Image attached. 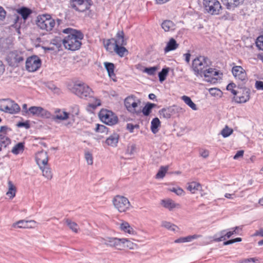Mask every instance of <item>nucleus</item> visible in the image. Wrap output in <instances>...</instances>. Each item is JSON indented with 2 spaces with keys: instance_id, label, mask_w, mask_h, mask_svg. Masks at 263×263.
I'll list each match as a JSON object with an SVG mask.
<instances>
[{
  "instance_id": "29",
  "label": "nucleus",
  "mask_w": 263,
  "mask_h": 263,
  "mask_svg": "<svg viewBox=\"0 0 263 263\" xmlns=\"http://www.w3.org/2000/svg\"><path fill=\"white\" fill-rule=\"evenodd\" d=\"M161 26L165 31H173L175 29V24L170 20L164 21L162 23Z\"/></svg>"
},
{
  "instance_id": "52",
  "label": "nucleus",
  "mask_w": 263,
  "mask_h": 263,
  "mask_svg": "<svg viewBox=\"0 0 263 263\" xmlns=\"http://www.w3.org/2000/svg\"><path fill=\"white\" fill-rule=\"evenodd\" d=\"M219 19L227 21H232L234 20L233 16H232L229 13L226 12V13L219 17Z\"/></svg>"
},
{
  "instance_id": "8",
  "label": "nucleus",
  "mask_w": 263,
  "mask_h": 263,
  "mask_svg": "<svg viewBox=\"0 0 263 263\" xmlns=\"http://www.w3.org/2000/svg\"><path fill=\"white\" fill-rule=\"evenodd\" d=\"M100 120L108 125H114L117 123L118 118L111 111L102 109L99 114Z\"/></svg>"
},
{
  "instance_id": "53",
  "label": "nucleus",
  "mask_w": 263,
  "mask_h": 263,
  "mask_svg": "<svg viewBox=\"0 0 263 263\" xmlns=\"http://www.w3.org/2000/svg\"><path fill=\"white\" fill-rule=\"evenodd\" d=\"M79 113V107L78 105H74L71 107V115L73 117L77 116Z\"/></svg>"
},
{
  "instance_id": "48",
  "label": "nucleus",
  "mask_w": 263,
  "mask_h": 263,
  "mask_svg": "<svg viewBox=\"0 0 263 263\" xmlns=\"http://www.w3.org/2000/svg\"><path fill=\"white\" fill-rule=\"evenodd\" d=\"M233 133V129L226 126L221 132L222 136L226 138L229 136Z\"/></svg>"
},
{
  "instance_id": "33",
  "label": "nucleus",
  "mask_w": 263,
  "mask_h": 263,
  "mask_svg": "<svg viewBox=\"0 0 263 263\" xmlns=\"http://www.w3.org/2000/svg\"><path fill=\"white\" fill-rule=\"evenodd\" d=\"M104 66L107 71L108 76L113 79V78L115 77V74L114 73V64L112 63L105 62Z\"/></svg>"
},
{
  "instance_id": "40",
  "label": "nucleus",
  "mask_w": 263,
  "mask_h": 263,
  "mask_svg": "<svg viewBox=\"0 0 263 263\" xmlns=\"http://www.w3.org/2000/svg\"><path fill=\"white\" fill-rule=\"evenodd\" d=\"M200 187V184L199 183L196 182H192L188 183L187 189L192 193L194 194L197 191L199 190Z\"/></svg>"
},
{
  "instance_id": "30",
  "label": "nucleus",
  "mask_w": 263,
  "mask_h": 263,
  "mask_svg": "<svg viewBox=\"0 0 263 263\" xmlns=\"http://www.w3.org/2000/svg\"><path fill=\"white\" fill-rule=\"evenodd\" d=\"M178 44H177L176 41L173 38L170 39L169 42L167 43L166 46L164 48L165 52L174 50L177 48Z\"/></svg>"
},
{
  "instance_id": "54",
  "label": "nucleus",
  "mask_w": 263,
  "mask_h": 263,
  "mask_svg": "<svg viewBox=\"0 0 263 263\" xmlns=\"http://www.w3.org/2000/svg\"><path fill=\"white\" fill-rule=\"evenodd\" d=\"M220 9H221V6L219 2L215 0V14H218Z\"/></svg>"
},
{
  "instance_id": "14",
  "label": "nucleus",
  "mask_w": 263,
  "mask_h": 263,
  "mask_svg": "<svg viewBox=\"0 0 263 263\" xmlns=\"http://www.w3.org/2000/svg\"><path fill=\"white\" fill-rule=\"evenodd\" d=\"M29 114L33 116L50 118L51 114L50 112L40 106H31L28 109Z\"/></svg>"
},
{
  "instance_id": "7",
  "label": "nucleus",
  "mask_w": 263,
  "mask_h": 263,
  "mask_svg": "<svg viewBox=\"0 0 263 263\" xmlns=\"http://www.w3.org/2000/svg\"><path fill=\"white\" fill-rule=\"evenodd\" d=\"M19 105L13 101L4 99L0 102V110L11 114H16L20 111Z\"/></svg>"
},
{
  "instance_id": "43",
  "label": "nucleus",
  "mask_w": 263,
  "mask_h": 263,
  "mask_svg": "<svg viewBox=\"0 0 263 263\" xmlns=\"http://www.w3.org/2000/svg\"><path fill=\"white\" fill-rule=\"evenodd\" d=\"M169 71V68H163L162 70L159 72L158 77L160 82H163L165 79Z\"/></svg>"
},
{
  "instance_id": "5",
  "label": "nucleus",
  "mask_w": 263,
  "mask_h": 263,
  "mask_svg": "<svg viewBox=\"0 0 263 263\" xmlns=\"http://www.w3.org/2000/svg\"><path fill=\"white\" fill-rule=\"evenodd\" d=\"M114 207L120 213H125L132 208V204L127 198L122 195H116L112 199Z\"/></svg>"
},
{
  "instance_id": "10",
  "label": "nucleus",
  "mask_w": 263,
  "mask_h": 263,
  "mask_svg": "<svg viewBox=\"0 0 263 263\" xmlns=\"http://www.w3.org/2000/svg\"><path fill=\"white\" fill-rule=\"evenodd\" d=\"M125 239L115 237L101 238L100 241L102 245L110 247H115L121 249L122 244L125 243Z\"/></svg>"
},
{
  "instance_id": "27",
  "label": "nucleus",
  "mask_w": 263,
  "mask_h": 263,
  "mask_svg": "<svg viewBox=\"0 0 263 263\" xmlns=\"http://www.w3.org/2000/svg\"><path fill=\"white\" fill-rule=\"evenodd\" d=\"M161 204L170 211L172 210L174 208L179 206L178 204L175 203L174 201L171 199L162 200L161 201Z\"/></svg>"
},
{
  "instance_id": "31",
  "label": "nucleus",
  "mask_w": 263,
  "mask_h": 263,
  "mask_svg": "<svg viewBox=\"0 0 263 263\" xmlns=\"http://www.w3.org/2000/svg\"><path fill=\"white\" fill-rule=\"evenodd\" d=\"M8 191L6 193V195L8 196L10 198H13L16 194V190L15 186L13 185L12 181H9L8 182Z\"/></svg>"
},
{
  "instance_id": "60",
  "label": "nucleus",
  "mask_w": 263,
  "mask_h": 263,
  "mask_svg": "<svg viewBox=\"0 0 263 263\" xmlns=\"http://www.w3.org/2000/svg\"><path fill=\"white\" fill-rule=\"evenodd\" d=\"M124 239H125L126 241H125V243H127L126 246L129 248L130 249H134V246H136L135 244L131 242L130 240L126 238H123Z\"/></svg>"
},
{
  "instance_id": "26",
  "label": "nucleus",
  "mask_w": 263,
  "mask_h": 263,
  "mask_svg": "<svg viewBox=\"0 0 263 263\" xmlns=\"http://www.w3.org/2000/svg\"><path fill=\"white\" fill-rule=\"evenodd\" d=\"M16 11L25 21L26 20L29 16L32 13V10L25 7H21L17 9Z\"/></svg>"
},
{
  "instance_id": "17",
  "label": "nucleus",
  "mask_w": 263,
  "mask_h": 263,
  "mask_svg": "<svg viewBox=\"0 0 263 263\" xmlns=\"http://www.w3.org/2000/svg\"><path fill=\"white\" fill-rule=\"evenodd\" d=\"M35 161L39 167L47 165L48 162L47 153L43 151L37 152L35 156Z\"/></svg>"
},
{
  "instance_id": "38",
  "label": "nucleus",
  "mask_w": 263,
  "mask_h": 263,
  "mask_svg": "<svg viewBox=\"0 0 263 263\" xmlns=\"http://www.w3.org/2000/svg\"><path fill=\"white\" fill-rule=\"evenodd\" d=\"M160 125V121L158 118H155L151 122V129L153 133L156 134L158 132V127Z\"/></svg>"
},
{
  "instance_id": "42",
  "label": "nucleus",
  "mask_w": 263,
  "mask_h": 263,
  "mask_svg": "<svg viewBox=\"0 0 263 263\" xmlns=\"http://www.w3.org/2000/svg\"><path fill=\"white\" fill-rule=\"evenodd\" d=\"M24 145L23 143L20 142L16 144L12 148L11 152L14 154L17 155L24 150Z\"/></svg>"
},
{
  "instance_id": "6",
  "label": "nucleus",
  "mask_w": 263,
  "mask_h": 263,
  "mask_svg": "<svg viewBox=\"0 0 263 263\" xmlns=\"http://www.w3.org/2000/svg\"><path fill=\"white\" fill-rule=\"evenodd\" d=\"M55 21L49 14L40 15L37 17L36 25L42 30L50 31L55 26Z\"/></svg>"
},
{
  "instance_id": "23",
  "label": "nucleus",
  "mask_w": 263,
  "mask_h": 263,
  "mask_svg": "<svg viewBox=\"0 0 263 263\" xmlns=\"http://www.w3.org/2000/svg\"><path fill=\"white\" fill-rule=\"evenodd\" d=\"M175 106L162 108L159 111L160 115L164 118L168 119L175 112Z\"/></svg>"
},
{
  "instance_id": "46",
  "label": "nucleus",
  "mask_w": 263,
  "mask_h": 263,
  "mask_svg": "<svg viewBox=\"0 0 263 263\" xmlns=\"http://www.w3.org/2000/svg\"><path fill=\"white\" fill-rule=\"evenodd\" d=\"M161 226L162 227L172 231H175L176 229L177 228V227L176 225L166 221H162Z\"/></svg>"
},
{
  "instance_id": "13",
  "label": "nucleus",
  "mask_w": 263,
  "mask_h": 263,
  "mask_svg": "<svg viewBox=\"0 0 263 263\" xmlns=\"http://www.w3.org/2000/svg\"><path fill=\"white\" fill-rule=\"evenodd\" d=\"M41 61L36 56L28 58L26 62V69L30 72L37 70L41 66Z\"/></svg>"
},
{
  "instance_id": "18",
  "label": "nucleus",
  "mask_w": 263,
  "mask_h": 263,
  "mask_svg": "<svg viewBox=\"0 0 263 263\" xmlns=\"http://www.w3.org/2000/svg\"><path fill=\"white\" fill-rule=\"evenodd\" d=\"M36 221L34 220H21L13 224V227H15L17 225L19 228L31 229L34 228L36 225Z\"/></svg>"
},
{
  "instance_id": "56",
  "label": "nucleus",
  "mask_w": 263,
  "mask_h": 263,
  "mask_svg": "<svg viewBox=\"0 0 263 263\" xmlns=\"http://www.w3.org/2000/svg\"><path fill=\"white\" fill-rule=\"evenodd\" d=\"M199 155L201 157L206 158H207L209 155V152L206 149H200L199 151Z\"/></svg>"
},
{
  "instance_id": "24",
  "label": "nucleus",
  "mask_w": 263,
  "mask_h": 263,
  "mask_svg": "<svg viewBox=\"0 0 263 263\" xmlns=\"http://www.w3.org/2000/svg\"><path fill=\"white\" fill-rule=\"evenodd\" d=\"M202 77H204L205 81L208 82H212L214 79V70L209 67L206 68L202 73Z\"/></svg>"
},
{
  "instance_id": "12",
  "label": "nucleus",
  "mask_w": 263,
  "mask_h": 263,
  "mask_svg": "<svg viewBox=\"0 0 263 263\" xmlns=\"http://www.w3.org/2000/svg\"><path fill=\"white\" fill-rule=\"evenodd\" d=\"M70 5L76 11L84 12L91 5V0H71Z\"/></svg>"
},
{
  "instance_id": "62",
  "label": "nucleus",
  "mask_w": 263,
  "mask_h": 263,
  "mask_svg": "<svg viewBox=\"0 0 263 263\" xmlns=\"http://www.w3.org/2000/svg\"><path fill=\"white\" fill-rule=\"evenodd\" d=\"M6 12L4 8L0 7V20H4L6 17Z\"/></svg>"
},
{
  "instance_id": "50",
  "label": "nucleus",
  "mask_w": 263,
  "mask_h": 263,
  "mask_svg": "<svg viewBox=\"0 0 263 263\" xmlns=\"http://www.w3.org/2000/svg\"><path fill=\"white\" fill-rule=\"evenodd\" d=\"M85 158L88 164L92 165L93 164V157L92 154L90 153L89 152H85Z\"/></svg>"
},
{
  "instance_id": "36",
  "label": "nucleus",
  "mask_w": 263,
  "mask_h": 263,
  "mask_svg": "<svg viewBox=\"0 0 263 263\" xmlns=\"http://www.w3.org/2000/svg\"><path fill=\"white\" fill-rule=\"evenodd\" d=\"M40 168L42 171L43 176L48 180H50L52 178V174L50 168L47 166V165L41 166Z\"/></svg>"
},
{
  "instance_id": "63",
  "label": "nucleus",
  "mask_w": 263,
  "mask_h": 263,
  "mask_svg": "<svg viewBox=\"0 0 263 263\" xmlns=\"http://www.w3.org/2000/svg\"><path fill=\"white\" fill-rule=\"evenodd\" d=\"M135 149H136V146L134 145H133L131 146L130 147H128V148L127 149V153H128L130 155H133L134 153Z\"/></svg>"
},
{
  "instance_id": "59",
  "label": "nucleus",
  "mask_w": 263,
  "mask_h": 263,
  "mask_svg": "<svg viewBox=\"0 0 263 263\" xmlns=\"http://www.w3.org/2000/svg\"><path fill=\"white\" fill-rule=\"evenodd\" d=\"M215 76H217V78H215V80H221L222 76H223V73L221 72L219 70H215Z\"/></svg>"
},
{
  "instance_id": "15",
  "label": "nucleus",
  "mask_w": 263,
  "mask_h": 263,
  "mask_svg": "<svg viewBox=\"0 0 263 263\" xmlns=\"http://www.w3.org/2000/svg\"><path fill=\"white\" fill-rule=\"evenodd\" d=\"M135 97L133 96L127 97L124 101V104L127 109L133 114L136 115L139 114L141 111L137 110L136 108L138 107V103L136 102Z\"/></svg>"
},
{
  "instance_id": "21",
  "label": "nucleus",
  "mask_w": 263,
  "mask_h": 263,
  "mask_svg": "<svg viewBox=\"0 0 263 263\" xmlns=\"http://www.w3.org/2000/svg\"><path fill=\"white\" fill-rule=\"evenodd\" d=\"M244 0H221L228 9L234 10L243 3Z\"/></svg>"
},
{
  "instance_id": "41",
  "label": "nucleus",
  "mask_w": 263,
  "mask_h": 263,
  "mask_svg": "<svg viewBox=\"0 0 263 263\" xmlns=\"http://www.w3.org/2000/svg\"><path fill=\"white\" fill-rule=\"evenodd\" d=\"M155 104L147 103L145 106L143 108L142 112L144 116H148L151 112L152 108L155 107Z\"/></svg>"
},
{
  "instance_id": "1",
  "label": "nucleus",
  "mask_w": 263,
  "mask_h": 263,
  "mask_svg": "<svg viewBox=\"0 0 263 263\" xmlns=\"http://www.w3.org/2000/svg\"><path fill=\"white\" fill-rule=\"evenodd\" d=\"M71 91L81 99L89 100L91 103L89 106L95 108L101 105L100 100L93 97V92L91 89L84 83L74 84Z\"/></svg>"
},
{
  "instance_id": "3",
  "label": "nucleus",
  "mask_w": 263,
  "mask_h": 263,
  "mask_svg": "<svg viewBox=\"0 0 263 263\" xmlns=\"http://www.w3.org/2000/svg\"><path fill=\"white\" fill-rule=\"evenodd\" d=\"M227 90L233 95V100L236 103H245L250 99L251 90L249 88L237 86L233 82L229 83L227 86Z\"/></svg>"
},
{
  "instance_id": "61",
  "label": "nucleus",
  "mask_w": 263,
  "mask_h": 263,
  "mask_svg": "<svg viewBox=\"0 0 263 263\" xmlns=\"http://www.w3.org/2000/svg\"><path fill=\"white\" fill-rule=\"evenodd\" d=\"M244 151L240 150L237 152L236 154L234 155L233 158L234 159H237L240 157H242L243 155Z\"/></svg>"
},
{
  "instance_id": "4",
  "label": "nucleus",
  "mask_w": 263,
  "mask_h": 263,
  "mask_svg": "<svg viewBox=\"0 0 263 263\" xmlns=\"http://www.w3.org/2000/svg\"><path fill=\"white\" fill-rule=\"evenodd\" d=\"M212 65V62L207 58L199 56L192 62V68L196 76L202 77L203 71Z\"/></svg>"
},
{
  "instance_id": "16",
  "label": "nucleus",
  "mask_w": 263,
  "mask_h": 263,
  "mask_svg": "<svg viewBox=\"0 0 263 263\" xmlns=\"http://www.w3.org/2000/svg\"><path fill=\"white\" fill-rule=\"evenodd\" d=\"M241 229L239 227H236L232 229V231L224 233L225 231L221 232L220 236L218 234L215 235V241H220L226 239V237L229 238L233 234H238L239 231H241Z\"/></svg>"
},
{
  "instance_id": "45",
  "label": "nucleus",
  "mask_w": 263,
  "mask_h": 263,
  "mask_svg": "<svg viewBox=\"0 0 263 263\" xmlns=\"http://www.w3.org/2000/svg\"><path fill=\"white\" fill-rule=\"evenodd\" d=\"M168 167L167 166H161L156 175V178L157 179L163 178L167 171Z\"/></svg>"
},
{
  "instance_id": "47",
  "label": "nucleus",
  "mask_w": 263,
  "mask_h": 263,
  "mask_svg": "<svg viewBox=\"0 0 263 263\" xmlns=\"http://www.w3.org/2000/svg\"><path fill=\"white\" fill-rule=\"evenodd\" d=\"M158 68L157 66L146 67L143 70V72L147 73L148 75L153 76L155 74Z\"/></svg>"
},
{
  "instance_id": "55",
  "label": "nucleus",
  "mask_w": 263,
  "mask_h": 263,
  "mask_svg": "<svg viewBox=\"0 0 263 263\" xmlns=\"http://www.w3.org/2000/svg\"><path fill=\"white\" fill-rule=\"evenodd\" d=\"M171 191L175 193L177 195H182L184 194V191L181 188H175L173 187Z\"/></svg>"
},
{
  "instance_id": "49",
  "label": "nucleus",
  "mask_w": 263,
  "mask_h": 263,
  "mask_svg": "<svg viewBox=\"0 0 263 263\" xmlns=\"http://www.w3.org/2000/svg\"><path fill=\"white\" fill-rule=\"evenodd\" d=\"M95 131L98 133H107L108 132V129L105 126L98 124L96 125Z\"/></svg>"
},
{
  "instance_id": "11",
  "label": "nucleus",
  "mask_w": 263,
  "mask_h": 263,
  "mask_svg": "<svg viewBox=\"0 0 263 263\" xmlns=\"http://www.w3.org/2000/svg\"><path fill=\"white\" fill-rule=\"evenodd\" d=\"M24 57L22 52L17 51H13L8 54L7 60L10 66H17L18 63L24 61Z\"/></svg>"
},
{
  "instance_id": "28",
  "label": "nucleus",
  "mask_w": 263,
  "mask_h": 263,
  "mask_svg": "<svg viewBox=\"0 0 263 263\" xmlns=\"http://www.w3.org/2000/svg\"><path fill=\"white\" fill-rule=\"evenodd\" d=\"M201 236L200 235L195 234L193 235H189L184 237H180L175 240V243H182L186 242H190L193 239L200 238Z\"/></svg>"
},
{
  "instance_id": "37",
  "label": "nucleus",
  "mask_w": 263,
  "mask_h": 263,
  "mask_svg": "<svg viewBox=\"0 0 263 263\" xmlns=\"http://www.w3.org/2000/svg\"><path fill=\"white\" fill-rule=\"evenodd\" d=\"M181 99L184 103L190 106L193 110H197V107L196 105L192 101L191 99L186 96H183L181 97Z\"/></svg>"
},
{
  "instance_id": "25",
  "label": "nucleus",
  "mask_w": 263,
  "mask_h": 263,
  "mask_svg": "<svg viewBox=\"0 0 263 263\" xmlns=\"http://www.w3.org/2000/svg\"><path fill=\"white\" fill-rule=\"evenodd\" d=\"M119 136L117 134H113L106 140V143L109 146L115 147L118 143Z\"/></svg>"
},
{
  "instance_id": "58",
  "label": "nucleus",
  "mask_w": 263,
  "mask_h": 263,
  "mask_svg": "<svg viewBox=\"0 0 263 263\" xmlns=\"http://www.w3.org/2000/svg\"><path fill=\"white\" fill-rule=\"evenodd\" d=\"M255 88L257 90H263V82L256 81L255 82Z\"/></svg>"
},
{
  "instance_id": "51",
  "label": "nucleus",
  "mask_w": 263,
  "mask_h": 263,
  "mask_svg": "<svg viewBox=\"0 0 263 263\" xmlns=\"http://www.w3.org/2000/svg\"><path fill=\"white\" fill-rule=\"evenodd\" d=\"M256 44L260 50H263V35H260L257 37Z\"/></svg>"
},
{
  "instance_id": "64",
  "label": "nucleus",
  "mask_w": 263,
  "mask_h": 263,
  "mask_svg": "<svg viewBox=\"0 0 263 263\" xmlns=\"http://www.w3.org/2000/svg\"><path fill=\"white\" fill-rule=\"evenodd\" d=\"M127 129L129 131L130 133H133L134 128V125L131 123H128L126 125Z\"/></svg>"
},
{
  "instance_id": "35",
  "label": "nucleus",
  "mask_w": 263,
  "mask_h": 263,
  "mask_svg": "<svg viewBox=\"0 0 263 263\" xmlns=\"http://www.w3.org/2000/svg\"><path fill=\"white\" fill-rule=\"evenodd\" d=\"M11 143L10 139L6 136L0 134V152L2 150V147H6Z\"/></svg>"
},
{
  "instance_id": "34",
  "label": "nucleus",
  "mask_w": 263,
  "mask_h": 263,
  "mask_svg": "<svg viewBox=\"0 0 263 263\" xmlns=\"http://www.w3.org/2000/svg\"><path fill=\"white\" fill-rule=\"evenodd\" d=\"M203 6L208 12L211 14L214 13V2L212 0H203Z\"/></svg>"
},
{
  "instance_id": "32",
  "label": "nucleus",
  "mask_w": 263,
  "mask_h": 263,
  "mask_svg": "<svg viewBox=\"0 0 263 263\" xmlns=\"http://www.w3.org/2000/svg\"><path fill=\"white\" fill-rule=\"evenodd\" d=\"M114 51L120 57H123L128 53V50L121 45H115Z\"/></svg>"
},
{
  "instance_id": "20",
  "label": "nucleus",
  "mask_w": 263,
  "mask_h": 263,
  "mask_svg": "<svg viewBox=\"0 0 263 263\" xmlns=\"http://www.w3.org/2000/svg\"><path fill=\"white\" fill-rule=\"evenodd\" d=\"M111 40L114 42L115 45L124 46L127 44L123 31H118L116 34V38H111Z\"/></svg>"
},
{
  "instance_id": "39",
  "label": "nucleus",
  "mask_w": 263,
  "mask_h": 263,
  "mask_svg": "<svg viewBox=\"0 0 263 263\" xmlns=\"http://www.w3.org/2000/svg\"><path fill=\"white\" fill-rule=\"evenodd\" d=\"M120 228L125 232H127L130 234H135V231L127 222H124L122 223H121L120 225Z\"/></svg>"
},
{
  "instance_id": "9",
  "label": "nucleus",
  "mask_w": 263,
  "mask_h": 263,
  "mask_svg": "<svg viewBox=\"0 0 263 263\" xmlns=\"http://www.w3.org/2000/svg\"><path fill=\"white\" fill-rule=\"evenodd\" d=\"M232 65L233 66L231 71L235 79L238 82L246 84L248 80L246 70L241 66L235 65L234 63H233Z\"/></svg>"
},
{
  "instance_id": "44",
  "label": "nucleus",
  "mask_w": 263,
  "mask_h": 263,
  "mask_svg": "<svg viewBox=\"0 0 263 263\" xmlns=\"http://www.w3.org/2000/svg\"><path fill=\"white\" fill-rule=\"evenodd\" d=\"M65 222L72 231H73L75 233L78 232V226L76 222L72 221L71 220L68 219H66Z\"/></svg>"
},
{
  "instance_id": "57",
  "label": "nucleus",
  "mask_w": 263,
  "mask_h": 263,
  "mask_svg": "<svg viewBox=\"0 0 263 263\" xmlns=\"http://www.w3.org/2000/svg\"><path fill=\"white\" fill-rule=\"evenodd\" d=\"M17 126L18 127H24L26 129H28L30 128V124L28 121H26L25 122H18L17 124Z\"/></svg>"
},
{
  "instance_id": "22",
  "label": "nucleus",
  "mask_w": 263,
  "mask_h": 263,
  "mask_svg": "<svg viewBox=\"0 0 263 263\" xmlns=\"http://www.w3.org/2000/svg\"><path fill=\"white\" fill-rule=\"evenodd\" d=\"M55 115L52 116L51 118L54 121L59 120H65L69 118V114L65 111H62L60 109L55 111Z\"/></svg>"
},
{
  "instance_id": "19",
  "label": "nucleus",
  "mask_w": 263,
  "mask_h": 263,
  "mask_svg": "<svg viewBox=\"0 0 263 263\" xmlns=\"http://www.w3.org/2000/svg\"><path fill=\"white\" fill-rule=\"evenodd\" d=\"M63 39H62L60 36H56L52 40H51L50 45H52V46L50 47L46 48L45 49L47 50H57L60 51L62 50V46L63 44Z\"/></svg>"
},
{
  "instance_id": "2",
  "label": "nucleus",
  "mask_w": 263,
  "mask_h": 263,
  "mask_svg": "<svg viewBox=\"0 0 263 263\" xmlns=\"http://www.w3.org/2000/svg\"><path fill=\"white\" fill-rule=\"evenodd\" d=\"M63 32L69 34L63 39V44L66 49L76 50L81 45V40L83 38V34L80 32L71 28L64 29Z\"/></svg>"
}]
</instances>
